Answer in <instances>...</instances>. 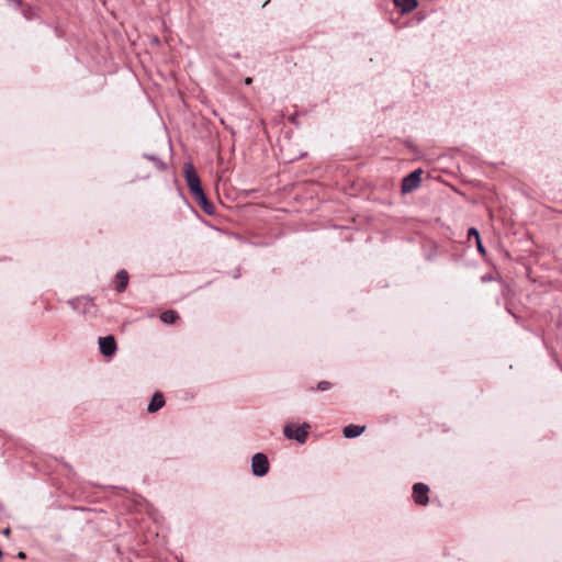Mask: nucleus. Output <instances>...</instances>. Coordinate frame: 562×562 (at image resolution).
<instances>
[{
    "label": "nucleus",
    "instance_id": "1",
    "mask_svg": "<svg viewBox=\"0 0 562 562\" xmlns=\"http://www.w3.org/2000/svg\"><path fill=\"white\" fill-rule=\"evenodd\" d=\"M184 177L187 180V184H188L192 195L194 196V200L196 198H202V194L204 193V191L202 189L200 178H199L198 173L195 172V170L193 169L192 165L187 164L184 166Z\"/></svg>",
    "mask_w": 562,
    "mask_h": 562
},
{
    "label": "nucleus",
    "instance_id": "2",
    "mask_svg": "<svg viewBox=\"0 0 562 562\" xmlns=\"http://www.w3.org/2000/svg\"><path fill=\"white\" fill-rule=\"evenodd\" d=\"M308 429V424H303L302 426L288 424L283 428V434L288 439L296 440L300 443H304L307 439Z\"/></svg>",
    "mask_w": 562,
    "mask_h": 562
},
{
    "label": "nucleus",
    "instance_id": "3",
    "mask_svg": "<svg viewBox=\"0 0 562 562\" xmlns=\"http://www.w3.org/2000/svg\"><path fill=\"white\" fill-rule=\"evenodd\" d=\"M251 472L255 476H265L269 472V460L265 453H255L251 458Z\"/></svg>",
    "mask_w": 562,
    "mask_h": 562
},
{
    "label": "nucleus",
    "instance_id": "4",
    "mask_svg": "<svg viewBox=\"0 0 562 562\" xmlns=\"http://www.w3.org/2000/svg\"><path fill=\"white\" fill-rule=\"evenodd\" d=\"M69 305L75 310L76 312L83 314V315H94V304L93 301L90 297L83 296V297H77L69 301Z\"/></svg>",
    "mask_w": 562,
    "mask_h": 562
},
{
    "label": "nucleus",
    "instance_id": "5",
    "mask_svg": "<svg viewBox=\"0 0 562 562\" xmlns=\"http://www.w3.org/2000/svg\"><path fill=\"white\" fill-rule=\"evenodd\" d=\"M423 173L422 169H416L402 180V193L406 194L415 189H417L420 184V176Z\"/></svg>",
    "mask_w": 562,
    "mask_h": 562
},
{
    "label": "nucleus",
    "instance_id": "6",
    "mask_svg": "<svg viewBox=\"0 0 562 562\" xmlns=\"http://www.w3.org/2000/svg\"><path fill=\"white\" fill-rule=\"evenodd\" d=\"M429 487L424 483H416L413 486V497L416 504L425 506L428 504Z\"/></svg>",
    "mask_w": 562,
    "mask_h": 562
},
{
    "label": "nucleus",
    "instance_id": "7",
    "mask_svg": "<svg viewBox=\"0 0 562 562\" xmlns=\"http://www.w3.org/2000/svg\"><path fill=\"white\" fill-rule=\"evenodd\" d=\"M99 348L102 355L111 357L116 351V341L113 336L109 335L99 338Z\"/></svg>",
    "mask_w": 562,
    "mask_h": 562
},
{
    "label": "nucleus",
    "instance_id": "8",
    "mask_svg": "<svg viewBox=\"0 0 562 562\" xmlns=\"http://www.w3.org/2000/svg\"><path fill=\"white\" fill-rule=\"evenodd\" d=\"M366 430V426H359L350 424L342 429V434L346 438H356L363 434Z\"/></svg>",
    "mask_w": 562,
    "mask_h": 562
},
{
    "label": "nucleus",
    "instance_id": "9",
    "mask_svg": "<svg viewBox=\"0 0 562 562\" xmlns=\"http://www.w3.org/2000/svg\"><path fill=\"white\" fill-rule=\"evenodd\" d=\"M164 405H165V398H164L162 394L161 393H155L154 396L151 397L148 406H147V411L149 413H156Z\"/></svg>",
    "mask_w": 562,
    "mask_h": 562
},
{
    "label": "nucleus",
    "instance_id": "10",
    "mask_svg": "<svg viewBox=\"0 0 562 562\" xmlns=\"http://www.w3.org/2000/svg\"><path fill=\"white\" fill-rule=\"evenodd\" d=\"M402 13H409L417 7V0H393Z\"/></svg>",
    "mask_w": 562,
    "mask_h": 562
},
{
    "label": "nucleus",
    "instance_id": "11",
    "mask_svg": "<svg viewBox=\"0 0 562 562\" xmlns=\"http://www.w3.org/2000/svg\"><path fill=\"white\" fill-rule=\"evenodd\" d=\"M116 290L119 292L125 291L127 284H128V273L125 270H120L116 274Z\"/></svg>",
    "mask_w": 562,
    "mask_h": 562
},
{
    "label": "nucleus",
    "instance_id": "12",
    "mask_svg": "<svg viewBox=\"0 0 562 562\" xmlns=\"http://www.w3.org/2000/svg\"><path fill=\"white\" fill-rule=\"evenodd\" d=\"M195 201L201 205V207L206 214H213L214 207L207 201L205 193L202 194V198H196Z\"/></svg>",
    "mask_w": 562,
    "mask_h": 562
},
{
    "label": "nucleus",
    "instance_id": "13",
    "mask_svg": "<svg viewBox=\"0 0 562 562\" xmlns=\"http://www.w3.org/2000/svg\"><path fill=\"white\" fill-rule=\"evenodd\" d=\"M178 313L176 311L169 310L160 315V319L166 324H172L178 319Z\"/></svg>",
    "mask_w": 562,
    "mask_h": 562
},
{
    "label": "nucleus",
    "instance_id": "14",
    "mask_svg": "<svg viewBox=\"0 0 562 562\" xmlns=\"http://www.w3.org/2000/svg\"><path fill=\"white\" fill-rule=\"evenodd\" d=\"M331 387V384L328 382V381H321L318 384H317V390L318 391H327Z\"/></svg>",
    "mask_w": 562,
    "mask_h": 562
},
{
    "label": "nucleus",
    "instance_id": "15",
    "mask_svg": "<svg viewBox=\"0 0 562 562\" xmlns=\"http://www.w3.org/2000/svg\"><path fill=\"white\" fill-rule=\"evenodd\" d=\"M468 237H469V239H471L472 237L477 239V237H480L479 231L474 227H471L468 232Z\"/></svg>",
    "mask_w": 562,
    "mask_h": 562
},
{
    "label": "nucleus",
    "instance_id": "16",
    "mask_svg": "<svg viewBox=\"0 0 562 562\" xmlns=\"http://www.w3.org/2000/svg\"><path fill=\"white\" fill-rule=\"evenodd\" d=\"M475 241H476V246H477L479 251H480L481 254H485V249H484V247H483V245H482L481 238H480V237H477V239H475Z\"/></svg>",
    "mask_w": 562,
    "mask_h": 562
},
{
    "label": "nucleus",
    "instance_id": "17",
    "mask_svg": "<svg viewBox=\"0 0 562 562\" xmlns=\"http://www.w3.org/2000/svg\"><path fill=\"white\" fill-rule=\"evenodd\" d=\"M146 157H147L149 160H153V161L157 162L159 166H161V167H162V164H161V162H160L156 157H154V156H146Z\"/></svg>",
    "mask_w": 562,
    "mask_h": 562
},
{
    "label": "nucleus",
    "instance_id": "18",
    "mask_svg": "<svg viewBox=\"0 0 562 562\" xmlns=\"http://www.w3.org/2000/svg\"><path fill=\"white\" fill-rule=\"evenodd\" d=\"M18 558H19V559H25V558H26V554H25L23 551H20V552L18 553Z\"/></svg>",
    "mask_w": 562,
    "mask_h": 562
},
{
    "label": "nucleus",
    "instance_id": "19",
    "mask_svg": "<svg viewBox=\"0 0 562 562\" xmlns=\"http://www.w3.org/2000/svg\"><path fill=\"white\" fill-rule=\"evenodd\" d=\"M251 82H252V79H251V78H249V77H248V78H246V79H245V83H246V85H250Z\"/></svg>",
    "mask_w": 562,
    "mask_h": 562
},
{
    "label": "nucleus",
    "instance_id": "20",
    "mask_svg": "<svg viewBox=\"0 0 562 562\" xmlns=\"http://www.w3.org/2000/svg\"><path fill=\"white\" fill-rule=\"evenodd\" d=\"M9 533H10V529H5L4 535H9Z\"/></svg>",
    "mask_w": 562,
    "mask_h": 562
},
{
    "label": "nucleus",
    "instance_id": "21",
    "mask_svg": "<svg viewBox=\"0 0 562 562\" xmlns=\"http://www.w3.org/2000/svg\"><path fill=\"white\" fill-rule=\"evenodd\" d=\"M24 14L26 19H31V16L26 12Z\"/></svg>",
    "mask_w": 562,
    "mask_h": 562
}]
</instances>
